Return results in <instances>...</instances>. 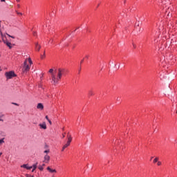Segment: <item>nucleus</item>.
<instances>
[{"mask_svg": "<svg viewBox=\"0 0 177 177\" xmlns=\"http://www.w3.org/2000/svg\"><path fill=\"white\" fill-rule=\"evenodd\" d=\"M66 69L59 68L58 70L55 71V73H52L51 79L52 84L56 85L59 82V80H62V76L64 74Z\"/></svg>", "mask_w": 177, "mask_h": 177, "instance_id": "f257e3e1", "label": "nucleus"}, {"mask_svg": "<svg viewBox=\"0 0 177 177\" xmlns=\"http://www.w3.org/2000/svg\"><path fill=\"white\" fill-rule=\"evenodd\" d=\"M28 62L29 64H32V61L31 60V58L29 57L28 59H26L24 63V66L22 68V71L23 73H27V71H30V65H28L27 64V62Z\"/></svg>", "mask_w": 177, "mask_h": 177, "instance_id": "f03ea898", "label": "nucleus"}, {"mask_svg": "<svg viewBox=\"0 0 177 177\" xmlns=\"http://www.w3.org/2000/svg\"><path fill=\"white\" fill-rule=\"evenodd\" d=\"M5 76L6 77L7 80H12V78L16 77V73H15V71L6 72Z\"/></svg>", "mask_w": 177, "mask_h": 177, "instance_id": "7ed1b4c3", "label": "nucleus"}, {"mask_svg": "<svg viewBox=\"0 0 177 177\" xmlns=\"http://www.w3.org/2000/svg\"><path fill=\"white\" fill-rule=\"evenodd\" d=\"M50 160V156H48V155H46L44 156V162H46V164H48V162H49Z\"/></svg>", "mask_w": 177, "mask_h": 177, "instance_id": "20e7f679", "label": "nucleus"}, {"mask_svg": "<svg viewBox=\"0 0 177 177\" xmlns=\"http://www.w3.org/2000/svg\"><path fill=\"white\" fill-rule=\"evenodd\" d=\"M39 127L41 129H46V123L45 122H44L43 123H41L39 124Z\"/></svg>", "mask_w": 177, "mask_h": 177, "instance_id": "39448f33", "label": "nucleus"}, {"mask_svg": "<svg viewBox=\"0 0 177 177\" xmlns=\"http://www.w3.org/2000/svg\"><path fill=\"white\" fill-rule=\"evenodd\" d=\"M37 109L38 110H44V104L42 103L37 104Z\"/></svg>", "mask_w": 177, "mask_h": 177, "instance_id": "423d86ee", "label": "nucleus"}, {"mask_svg": "<svg viewBox=\"0 0 177 177\" xmlns=\"http://www.w3.org/2000/svg\"><path fill=\"white\" fill-rule=\"evenodd\" d=\"M47 171H48V172H50V174H53V173L56 174V172H57L56 169H53L49 167H47Z\"/></svg>", "mask_w": 177, "mask_h": 177, "instance_id": "0eeeda50", "label": "nucleus"}, {"mask_svg": "<svg viewBox=\"0 0 177 177\" xmlns=\"http://www.w3.org/2000/svg\"><path fill=\"white\" fill-rule=\"evenodd\" d=\"M4 44H6V45H7V46H8V48L10 49H12V43L9 42V41H3Z\"/></svg>", "mask_w": 177, "mask_h": 177, "instance_id": "6e6552de", "label": "nucleus"}, {"mask_svg": "<svg viewBox=\"0 0 177 177\" xmlns=\"http://www.w3.org/2000/svg\"><path fill=\"white\" fill-rule=\"evenodd\" d=\"M21 168H25L26 169H31L32 167H28V165H23L21 166Z\"/></svg>", "mask_w": 177, "mask_h": 177, "instance_id": "1a4fd4ad", "label": "nucleus"}, {"mask_svg": "<svg viewBox=\"0 0 177 177\" xmlns=\"http://www.w3.org/2000/svg\"><path fill=\"white\" fill-rule=\"evenodd\" d=\"M37 165H38V162H36L35 164L32 165V166H30L32 167V168H33L32 170V172H34V171L37 169Z\"/></svg>", "mask_w": 177, "mask_h": 177, "instance_id": "9d476101", "label": "nucleus"}, {"mask_svg": "<svg viewBox=\"0 0 177 177\" xmlns=\"http://www.w3.org/2000/svg\"><path fill=\"white\" fill-rule=\"evenodd\" d=\"M35 49H36V50H38V52H39V50L41 49V46H39V45L38 44V43H36V44H35Z\"/></svg>", "mask_w": 177, "mask_h": 177, "instance_id": "9b49d317", "label": "nucleus"}, {"mask_svg": "<svg viewBox=\"0 0 177 177\" xmlns=\"http://www.w3.org/2000/svg\"><path fill=\"white\" fill-rule=\"evenodd\" d=\"M67 138H68V142H69V143H71V141L73 140V138H71V135L68 134Z\"/></svg>", "mask_w": 177, "mask_h": 177, "instance_id": "f8f14e48", "label": "nucleus"}, {"mask_svg": "<svg viewBox=\"0 0 177 177\" xmlns=\"http://www.w3.org/2000/svg\"><path fill=\"white\" fill-rule=\"evenodd\" d=\"M5 143V138H2L0 140V146H2Z\"/></svg>", "mask_w": 177, "mask_h": 177, "instance_id": "ddd939ff", "label": "nucleus"}, {"mask_svg": "<svg viewBox=\"0 0 177 177\" xmlns=\"http://www.w3.org/2000/svg\"><path fill=\"white\" fill-rule=\"evenodd\" d=\"M38 169H39V171H44V167H42V165H39Z\"/></svg>", "mask_w": 177, "mask_h": 177, "instance_id": "4468645a", "label": "nucleus"}, {"mask_svg": "<svg viewBox=\"0 0 177 177\" xmlns=\"http://www.w3.org/2000/svg\"><path fill=\"white\" fill-rule=\"evenodd\" d=\"M71 142H69L68 141H67L66 144H65V147H68V146H70Z\"/></svg>", "mask_w": 177, "mask_h": 177, "instance_id": "2eb2a0df", "label": "nucleus"}, {"mask_svg": "<svg viewBox=\"0 0 177 177\" xmlns=\"http://www.w3.org/2000/svg\"><path fill=\"white\" fill-rule=\"evenodd\" d=\"M71 142H69L68 141H67L66 144H65V147H68V146H70Z\"/></svg>", "mask_w": 177, "mask_h": 177, "instance_id": "dca6fc26", "label": "nucleus"}, {"mask_svg": "<svg viewBox=\"0 0 177 177\" xmlns=\"http://www.w3.org/2000/svg\"><path fill=\"white\" fill-rule=\"evenodd\" d=\"M49 73L51 74V76H52V74H55V73L53 72V69H50L49 70Z\"/></svg>", "mask_w": 177, "mask_h": 177, "instance_id": "f3484780", "label": "nucleus"}, {"mask_svg": "<svg viewBox=\"0 0 177 177\" xmlns=\"http://www.w3.org/2000/svg\"><path fill=\"white\" fill-rule=\"evenodd\" d=\"M158 162V158H156L154 160H153V163L156 164V162Z\"/></svg>", "mask_w": 177, "mask_h": 177, "instance_id": "a211bd4d", "label": "nucleus"}, {"mask_svg": "<svg viewBox=\"0 0 177 177\" xmlns=\"http://www.w3.org/2000/svg\"><path fill=\"white\" fill-rule=\"evenodd\" d=\"M67 149V147L66 145H64L62 149V151H64V149Z\"/></svg>", "mask_w": 177, "mask_h": 177, "instance_id": "6ab92c4d", "label": "nucleus"}, {"mask_svg": "<svg viewBox=\"0 0 177 177\" xmlns=\"http://www.w3.org/2000/svg\"><path fill=\"white\" fill-rule=\"evenodd\" d=\"M16 12H17V15H19V16H23V13L19 12H17V11H16Z\"/></svg>", "mask_w": 177, "mask_h": 177, "instance_id": "aec40b11", "label": "nucleus"}, {"mask_svg": "<svg viewBox=\"0 0 177 177\" xmlns=\"http://www.w3.org/2000/svg\"><path fill=\"white\" fill-rule=\"evenodd\" d=\"M12 104H14V106H19V104H17L16 102H12Z\"/></svg>", "mask_w": 177, "mask_h": 177, "instance_id": "412c9836", "label": "nucleus"}, {"mask_svg": "<svg viewBox=\"0 0 177 177\" xmlns=\"http://www.w3.org/2000/svg\"><path fill=\"white\" fill-rule=\"evenodd\" d=\"M88 95H90V96H92V95H93V93L92 91H89Z\"/></svg>", "mask_w": 177, "mask_h": 177, "instance_id": "4be33fe9", "label": "nucleus"}, {"mask_svg": "<svg viewBox=\"0 0 177 177\" xmlns=\"http://www.w3.org/2000/svg\"><path fill=\"white\" fill-rule=\"evenodd\" d=\"M26 177H34V176H31V175H29V174H26Z\"/></svg>", "mask_w": 177, "mask_h": 177, "instance_id": "5701e85b", "label": "nucleus"}, {"mask_svg": "<svg viewBox=\"0 0 177 177\" xmlns=\"http://www.w3.org/2000/svg\"><path fill=\"white\" fill-rule=\"evenodd\" d=\"M7 35H8V37H10V38H13V39H15V37L10 36V35H9V34H7Z\"/></svg>", "mask_w": 177, "mask_h": 177, "instance_id": "b1692460", "label": "nucleus"}, {"mask_svg": "<svg viewBox=\"0 0 177 177\" xmlns=\"http://www.w3.org/2000/svg\"><path fill=\"white\" fill-rule=\"evenodd\" d=\"M48 121L50 125H52V121H50V120H49V119H48Z\"/></svg>", "mask_w": 177, "mask_h": 177, "instance_id": "393cba45", "label": "nucleus"}, {"mask_svg": "<svg viewBox=\"0 0 177 177\" xmlns=\"http://www.w3.org/2000/svg\"><path fill=\"white\" fill-rule=\"evenodd\" d=\"M49 149H47V150H46V151H44V153H49Z\"/></svg>", "mask_w": 177, "mask_h": 177, "instance_id": "a878e982", "label": "nucleus"}, {"mask_svg": "<svg viewBox=\"0 0 177 177\" xmlns=\"http://www.w3.org/2000/svg\"><path fill=\"white\" fill-rule=\"evenodd\" d=\"M85 59H89V55H86Z\"/></svg>", "mask_w": 177, "mask_h": 177, "instance_id": "bb28decb", "label": "nucleus"}, {"mask_svg": "<svg viewBox=\"0 0 177 177\" xmlns=\"http://www.w3.org/2000/svg\"><path fill=\"white\" fill-rule=\"evenodd\" d=\"M158 166L161 165V162H158Z\"/></svg>", "mask_w": 177, "mask_h": 177, "instance_id": "cd10ccee", "label": "nucleus"}, {"mask_svg": "<svg viewBox=\"0 0 177 177\" xmlns=\"http://www.w3.org/2000/svg\"><path fill=\"white\" fill-rule=\"evenodd\" d=\"M17 6L18 9H19V8H20V4H17Z\"/></svg>", "mask_w": 177, "mask_h": 177, "instance_id": "c85d7f7f", "label": "nucleus"}, {"mask_svg": "<svg viewBox=\"0 0 177 177\" xmlns=\"http://www.w3.org/2000/svg\"><path fill=\"white\" fill-rule=\"evenodd\" d=\"M46 119L47 120V121L48 120H49V118L48 117V115L46 116Z\"/></svg>", "mask_w": 177, "mask_h": 177, "instance_id": "c756f323", "label": "nucleus"}, {"mask_svg": "<svg viewBox=\"0 0 177 177\" xmlns=\"http://www.w3.org/2000/svg\"><path fill=\"white\" fill-rule=\"evenodd\" d=\"M81 64H82V63H84V59H82L81 62H80Z\"/></svg>", "mask_w": 177, "mask_h": 177, "instance_id": "7c9ffc66", "label": "nucleus"}, {"mask_svg": "<svg viewBox=\"0 0 177 177\" xmlns=\"http://www.w3.org/2000/svg\"><path fill=\"white\" fill-rule=\"evenodd\" d=\"M45 57V54H44V56H41V59H44Z\"/></svg>", "mask_w": 177, "mask_h": 177, "instance_id": "2f4dec72", "label": "nucleus"}, {"mask_svg": "<svg viewBox=\"0 0 177 177\" xmlns=\"http://www.w3.org/2000/svg\"><path fill=\"white\" fill-rule=\"evenodd\" d=\"M133 48H136V45L133 44Z\"/></svg>", "mask_w": 177, "mask_h": 177, "instance_id": "473e14b6", "label": "nucleus"}, {"mask_svg": "<svg viewBox=\"0 0 177 177\" xmlns=\"http://www.w3.org/2000/svg\"><path fill=\"white\" fill-rule=\"evenodd\" d=\"M0 121H1L2 122H3V119H0Z\"/></svg>", "mask_w": 177, "mask_h": 177, "instance_id": "72a5a7b5", "label": "nucleus"}, {"mask_svg": "<svg viewBox=\"0 0 177 177\" xmlns=\"http://www.w3.org/2000/svg\"><path fill=\"white\" fill-rule=\"evenodd\" d=\"M1 2H5V0H1Z\"/></svg>", "mask_w": 177, "mask_h": 177, "instance_id": "f704fd0d", "label": "nucleus"}, {"mask_svg": "<svg viewBox=\"0 0 177 177\" xmlns=\"http://www.w3.org/2000/svg\"><path fill=\"white\" fill-rule=\"evenodd\" d=\"M41 167H45V164H43V165H41Z\"/></svg>", "mask_w": 177, "mask_h": 177, "instance_id": "c9c22d12", "label": "nucleus"}, {"mask_svg": "<svg viewBox=\"0 0 177 177\" xmlns=\"http://www.w3.org/2000/svg\"><path fill=\"white\" fill-rule=\"evenodd\" d=\"M62 138H65V136H64V134H63V135H62Z\"/></svg>", "mask_w": 177, "mask_h": 177, "instance_id": "e433bc0d", "label": "nucleus"}, {"mask_svg": "<svg viewBox=\"0 0 177 177\" xmlns=\"http://www.w3.org/2000/svg\"><path fill=\"white\" fill-rule=\"evenodd\" d=\"M17 2H20V0H17Z\"/></svg>", "mask_w": 177, "mask_h": 177, "instance_id": "4c0bfd02", "label": "nucleus"}, {"mask_svg": "<svg viewBox=\"0 0 177 177\" xmlns=\"http://www.w3.org/2000/svg\"><path fill=\"white\" fill-rule=\"evenodd\" d=\"M0 156H2V152L0 153Z\"/></svg>", "mask_w": 177, "mask_h": 177, "instance_id": "58836bf2", "label": "nucleus"}, {"mask_svg": "<svg viewBox=\"0 0 177 177\" xmlns=\"http://www.w3.org/2000/svg\"><path fill=\"white\" fill-rule=\"evenodd\" d=\"M0 71H2V69L1 68V67H0Z\"/></svg>", "mask_w": 177, "mask_h": 177, "instance_id": "ea45409f", "label": "nucleus"}]
</instances>
